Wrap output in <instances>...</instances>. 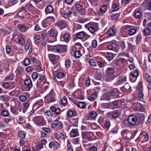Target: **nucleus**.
<instances>
[{
    "label": "nucleus",
    "instance_id": "obj_46",
    "mask_svg": "<svg viewBox=\"0 0 151 151\" xmlns=\"http://www.w3.org/2000/svg\"><path fill=\"white\" fill-rule=\"evenodd\" d=\"M42 117V116H36L33 118L32 121L36 124L37 122H39Z\"/></svg>",
    "mask_w": 151,
    "mask_h": 151
},
{
    "label": "nucleus",
    "instance_id": "obj_9",
    "mask_svg": "<svg viewBox=\"0 0 151 151\" xmlns=\"http://www.w3.org/2000/svg\"><path fill=\"white\" fill-rule=\"evenodd\" d=\"M117 32V29L115 26H113L108 29L106 32L109 37H112L116 35Z\"/></svg>",
    "mask_w": 151,
    "mask_h": 151
},
{
    "label": "nucleus",
    "instance_id": "obj_30",
    "mask_svg": "<svg viewBox=\"0 0 151 151\" xmlns=\"http://www.w3.org/2000/svg\"><path fill=\"white\" fill-rule=\"evenodd\" d=\"M118 89L116 88H114L108 92L110 97H115L116 95L118 93Z\"/></svg>",
    "mask_w": 151,
    "mask_h": 151
},
{
    "label": "nucleus",
    "instance_id": "obj_31",
    "mask_svg": "<svg viewBox=\"0 0 151 151\" xmlns=\"http://www.w3.org/2000/svg\"><path fill=\"white\" fill-rule=\"evenodd\" d=\"M53 11V9L52 7L50 5H47L46 7L45 12L46 14L49 13H51Z\"/></svg>",
    "mask_w": 151,
    "mask_h": 151
},
{
    "label": "nucleus",
    "instance_id": "obj_16",
    "mask_svg": "<svg viewBox=\"0 0 151 151\" xmlns=\"http://www.w3.org/2000/svg\"><path fill=\"white\" fill-rule=\"evenodd\" d=\"M48 57L49 60L52 62L53 64H55L58 63L59 58L58 56L51 54H49Z\"/></svg>",
    "mask_w": 151,
    "mask_h": 151
},
{
    "label": "nucleus",
    "instance_id": "obj_61",
    "mask_svg": "<svg viewBox=\"0 0 151 151\" xmlns=\"http://www.w3.org/2000/svg\"><path fill=\"white\" fill-rule=\"evenodd\" d=\"M145 80L148 83H151V77L148 74H146L145 75Z\"/></svg>",
    "mask_w": 151,
    "mask_h": 151
},
{
    "label": "nucleus",
    "instance_id": "obj_17",
    "mask_svg": "<svg viewBox=\"0 0 151 151\" xmlns=\"http://www.w3.org/2000/svg\"><path fill=\"white\" fill-rule=\"evenodd\" d=\"M117 76L116 75L105 73V75L104 77V79L106 81L108 82L113 80L116 78Z\"/></svg>",
    "mask_w": 151,
    "mask_h": 151
},
{
    "label": "nucleus",
    "instance_id": "obj_45",
    "mask_svg": "<svg viewBox=\"0 0 151 151\" xmlns=\"http://www.w3.org/2000/svg\"><path fill=\"white\" fill-rule=\"evenodd\" d=\"M114 45L112 44H106L105 46V48L108 49V50H112L113 51H115V48L114 46Z\"/></svg>",
    "mask_w": 151,
    "mask_h": 151
},
{
    "label": "nucleus",
    "instance_id": "obj_44",
    "mask_svg": "<svg viewBox=\"0 0 151 151\" xmlns=\"http://www.w3.org/2000/svg\"><path fill=\"white\" fill-rule=\"evenodd\" d=\"M25 43V41L23 38V35H20V37L18 40V43L20 45H23Z\"/></svg>",
    "mask_w": 151,
    "mask_h": 151
},
{
    "label": "nucleus",
    "instance_id": "obj_12",
    "mask_svg": "<svg viewBox=\"0 0 151 151\" xmlns=\"http://www.w3.org/2000/svg\"><path fill=\"white\" fill-rule=\"evenodd\" d=\"M55 25L61 29L66 28L68 27L67 22L63 20H59L56 23Z\"/></svg>",
    "mask_w": 151,
    "mask_h": 151
},
{
    "label": "nucleus",
    "instance_id": "obj_53",
    "mask_svg": "<svg viewBox=\"0 0 151 151\" xmlns=\"http://www.w3.org/2000/svg\"><path fill=\"white\" fill-rule=\"evenodd\" d=\"M67 103V100L66 97L64 96L62 99L61 104L63 106H65Z\"/></svg>",
    "mask_w": 151,
    "mask_h": 151
},
{
    "label": "nucleus",
    "instance_id": "obj_39",
    "mask_svg": "<svg viewBox=\"0 0 151 151\" xmlns=\"http://www.w3.org/2000/svg\"><path fill=\"white\" fill-rule=\"evenodd\" d=\"M137 28H131L129 29H127V32H128V34L130 35H135L137 32Z\"/></svg>",
    "mask_w": 151,
    "mask_h": 151
},
{
    "label": "nucleus",
    "instance_id": "obj_52",
    "mask_svg": "<svg viewBox=\"0 0 151 151\" xmlns=\"http://www.w3.org/2000/svg\"><path fill=\"white\" fill-rule=\"evenodd\" d=\"M132 0H122L121 4L123 6H125L132 1Z\"/></svg>",
    "mask_w": 151,
    "mask_h": 151
},
{
    "label": "nucleus",
    "instance_id": "obj_7",
    "mask_svg": "<svg viewBox=\"0 0 151 151\" xmlns=\"http://www.w3.org/2000/svg\"><path fill=\"white\" fill-rule=\"evenodd\" d=\"M54 19L55 18L53 16L48 17L42 21V25L44 27H47L54 21Z\"/></svg>",
    "mask_w": 151,
    "mask_h": 151
},
{
    "label": "nucleus",
    "instance_id": "obj_32",
    "mask_svg": "<svg viewBox=\"0 0 151 151\" xmlns=\"http://www.w3.org/2000/svg\"><path fill=\"white\" fill-rule=\"evenodd\" d=\"M111 99V97L109 95L107 92L106 93H104L101 96L100 98L101 100H109Z\"/></svg>",
    "mask_w": 151,
    "mask_h": 151
},
{
    "label": "nucleus",
    "instance_id": "obj_26",
    "mask_svg": "<svg viewBox=\"0 0 151 151\" xmlns=\"http://www.w3.org/2000/svg\"><path fill=\"white\" fill-rule=\"evenodd\" d=\"M53 72L54 74H55L56 77L58 78H61L64 77V74L63 72H57V69H55V68H54L53 70Z\"/></svg>",
    "mask_w": 151,
    "mask_h": 151
},
{
    "label": "nucleus",
    "instance_id": "obj_40",
    "mask_svg": "<svg viewBox=\"0 0 151 151\" xmlns=\"http://www.w3.org/2000/svg\"><path fill=\"white\" fill-rule=\"evenodd\" d=\"M25 11L24 7H23L21 9H20L18 12V14L19 17L21 18L24 17Z\"/></svg>",
    "mask_w": 151,
    "mask_h": 151
},
{
    "label": "nucleus",
    "instance_id": "obj_38",
    "mask_svg": "<svg viewBox=\"0 0 151 151\" xmlns=\"http://www.w3.org/2000/svg\"><path fill=\"white\" fill-rule=\"evenodd\" d=\"M134 16L137 19L140 18L142 16V14L140 12L135 10L134 12Z\"/></svg>",
    "mask_w": 151,
    "mask_h": 151
},
{
    "label": "nucleus",
    "instance_id": "obj_43",
    "mask_svg": "<svg viewBox=\"0 0 151 151\" xmlns=\"http://www.w3.org/2000/svg\"><path fill=\"white\" fill-rule=\"evenodd\" d=\"M45 121L43 117L41 119L39 122H37L36 124L39 126H43L46 124Z\"/></svg>",
    "mask_w": 151,
    "mask_h": 151
},
{
    "label": "nucleus",
    "instance_id": "obj_11",
    "mask_svg": "<svg viewBox=\"0 0 151 151\" xmlns=\"http://www.w3.org/2000/svg\"><path fill=\"white\" fill-rule=\"evenodd\" d=\"M76 36L78 39H83L84 40H87L91 37V35H88L83 31L77 33Z\"/></svg>",
    "mask_w": 151,
    "mask_h": 151
},
{
    "label": "nucleus",
    "instance_id": "obj_51",
    "mask_svg": "<svg viewBox=\"0 0 151 151\" xmlns=\"http://www.w3.org/2000/svg\"><path fill=\"white\" fill-rule=\"evenodd\" d=\"M97 63L100 67H102L107 65V63L104 61H100L97 62Z\"/></svg>",
    "mask_w": 151,
    "mask_h": 151
},
{
    "label": "nucleus",
    "instance_id": "obj_56",
    "mask_svg": "<svg viewBox=\"0 0 151 151\" xmlns=\"http://www.w3.org/2000/svg\"><path fill=\"white\" fill-rule=\"evenodd\" d=\"M143 93L141 91H139L138 93V98L140 101H142L143 99Z\"/></svg>",
    "mask_w": 151,
    "mask_h": 151
},
{
    "label": "nucleus",
    "instance_id": "obj_42",
    "mask_svg": "<svg viewBox=\"0 0 151 151\" xmlns=\"http://www.w3.org/2000/svg\"><path fill=\"white\" fill-rule=\"evenodd\" d=\"M75 104L80 108L84 109L86 108V105L84 102H79L75 103Z\"/></svg>",
    "mask_w": 151,
    "mask_h": 151
},
{
    "label": "nucleus",
    "instance_id": "obj_15",
    "mask_svg": "<svg viewBox=\"0 0 151 151\" xmlns=\"http://www.w3.org/2000/svg\"><path fill=\"white\" fill-rule=\"evenodd\" d=\"M131 28V26L127 25L124 26L122 28L121 31V36L124 37L128 36V33L127 29H129Z\"/></svg>",
    "mask_w": 151,
    "mask_h": 151
},
{
    "label": "nucleus",
    "instance_id": "obj_33",
    "mask_svg": "<svg viewBox=\"0 0 151 151\" xmlns=\"http://www.w3.org/2000/svg\"><path fill=\"white\" fill-rule=\"evenodd\" d=\"M17 27L19 30L22 32H26L28 29V27L25 25L19 24L17 25Z\"/></svg>",
    "mask_w": 151,
    "mask_h": 151
},
{
    "label": "nucleus",
    "instance_id": "obj_63",
    "mask_svg": "<svg viewBox=\"0 0 151 151\" xmlns=\"http://www.w3.org/2000/svg\"><path fill=\"white\" fill-rule=\"evenodd\" d=\"M71 62L70 60L69 59L67 60L65 62V67L68 68L70 66Z\"/></svg>",
    "mask_w": 151,
    "mask_h": 151
},
{
    "label": "nucleus",
    "instance_id": "obj_55",
    "mask_svg": "<svg viewBox=\"0 0 151 151\" xmlns=\"http://www.w3.org/2000/svg\"><path fill=\"white\" fill-rule=\"evenodd\" d=\"M19 100L22 102L26 101L27 99V97L26 96L23 94L20 95L19 97Z\"/></svg>",
    "mask_w": 151,
    "mask_h": 151
},
{
    "label": "nucleus",
    "instance_id": "obj_24",
    "mask_svg": "<svg viewBox=\"0 0 151 151\" xmlns=\"http://www.w3.org/2000/svg\"><path fill=\"white\" fill-rule=\"evenodd\" d=\"M50 109L52 112H54L57 115H59L60 113L61 110L59 108H56L54 106H51Z\"/></svg>",
    "mask_w": 151,
    "mask_h": 151
},
{
    "label": "nucleus",
    "instance_id": "obj_22",
    "mask_svg": "<svg viewBox=\"0 0 151 151\" xmlns=\"http://www.w3.org/2000/svg\"><path fill=\"white\" fill-rule=\"evenodd\" d=\"M25 49L26 51L29 50V54H30L32 50V44L30 41L27 40L25 46Z\"/></svg>",
    "mask_w": 151,
    "mask_h": 151
},
{
    "label": "nucleus",
    "instance_id": "obj_62",
    "mask_svg": "<svg viewBox=\"0 0 151 151\" xmlns=\"http://www.w3.org/2000/svg\"><path fill=\"white\" fill-rule=\"evenodd\" d=\"M39 80L40 81H44L43 83H44V84H47L48 85L49 84V83L48 82H46V83H45L44 82L46 80V78L45 76L43 75H42L40 76V78Z\"/></svg>",
    "mask_w": 151,
    "mask_h": 151
},
{
    "label": "nucleus",
    "instance_id": "obj_59",
    "mask_svg": "<svg viewBox=\"0 0 151 151\" xmlns=\"http://www.w3.org/2000/svg\"><path fill=\"white\" fill-rule=\"evenodd\" d=\"M89 63L91 65L95 66L96 65L97 62L96 60L92 59L89 60Z\"/></svg>",
    "mask_w": 151,
    "mask_h": 151
},
{
    "label": "nucleus",
    "instance_id": "obj_25",
    "mask_svg": "<svg viewBox=\"0 0 151 151\" xmlns=\"http://www.w3.org/2000/svg\"><path fill=\"white\" fill-rule=\"evenodd\" d=\"M111 103L102 104L100 105L99 109L100 110L103 111L102 110L104 109L109 108L111 106Z\"/></svg>",
    "mask_w": 151,
    "mask_h": 151
},
{
    "label": "nucleus",
    "instance_id": "obj_47",
    "mask_svg": "<svg viewBox=\"0 0 151 151\" xmlns=\"http://www.w3.org/2000/svg\"><path fill=\"white\" fill-rule=\"evenodd\" d=\"M97 114L96 112L94 111H91L89 114V116L90 117L93 119L95 118L97 116Z\"/></svg>",
    "mask_w": 151,
    "mask_h": 151
},
{
    "label": "nucleus",
    "instance_id": "obj_29",
    "mask_svg": "<svg viewBox=\"0 0 151 151\" xmlns=\"http://www.w3.org/2000/svg\"><path fill=\"white\" fill-rule=\"evenodd\" d=\"M24 83L28 88L30 89L32 86V82L30 79L28 78L24 81Z\"/></svg>",
    "mask_w": 151,
    "mask_h": 151
},
{
    "label": "nucleus",
    "instance_id": "obj_57",
    "mask_svg": "<svg viewBox=\"0 0 151 151\" xmlns=\"http://www.w3.org/2000/svg\"><path fill=\"white\" fill-rule=\"evenodd\" d=\"M119 14H112L111 16V19L113 20L117 19L119 16Z\"/></svg>",
    "mask_w": 151,
    "mask_h": 151
},
{
    "label": "nucleus",
    "instance_id": "obj_34",
    "mask_svg": "<svg viewBox=\"0 0 151 151\" xmlns=\"http://www.w3.org/2000/svg\"><path fill=\"white\" fill-rule=\"evenodd\" d=\"M43 101L41 100H39L35 103V104L33 107V108H35V109H37L42 106L43 105Z\"/></svg>",
    "mask_w": 151,
    "mask_h": 151
},
{
    "label": "nucleus",
    "instance_id": "obj_18",
    "mask_svg": "<svg viewBox=\"0 0 151 151\" xmlns=\"http://www.w3.org/2000/svg\"><path fill=\"white\" fill-rule=\"evenodd\" d=\"M63 127V124L61 122H53L51 124V127L53 129H60Z\"/></svg>",
    "mask_w": 151,
    "mask_h": 151
},
{
    "label": "nucleus",
    "instance_id": "obj_37",
    "mask_svg": "<svg viewBox=\"0 0 151 151\" xmlns=\"http://www.w3.org/2000/svg\"><path fill=\"white\" fill-rule=\"evenodd\" d=\"M29 103L28 102H24L22 104L23 109L22 112L25 113L29 106Z\"/></svg>",
    "mask_w": 151,
    "mask_h": 151
},
{
    "label": "nucleus",
    "instance_id": "obj_8",
    "mask_svg": "<svg viewBox=\"0 0 151 151\" xmlns=\"http://www.w3.org/2000/svg\"><path fill=\"white\" fill-rule=\"evenodd\" d=\"M60 12L61 16L63 18L68 19L69 17H71V12L65 8L60 9Z\"/></svg>",
    "mask_w": 151,
    "mask_h": 151
},
{
    "label": "nucleus",
    "instance_id": "obj_49",
    "mask_svg": "<svg viewBox=\"0 0 151 151\" xmlns=\"http://www.w3.org/2000/svg\"><path fill=\"white\" fill-rule=\"evenodd\" d=\"M26 134V132L22 131H19L18 133V135L19 137L22 139H24L25 138Z\"/></svg>",
    "mask_w": 151,
    "mask_h": 151
},
{
    "label": "nucleus",
    "instance_id": "obj_50",
    "mask_svg": "<svg viewBox=\"0 0 151 151\" xmlns=\"http://www.w3.org/2000/svg\"><path fill=\"white\" fill-rule=\"evenodd\" d=\"M139 75V71L137 69L133 71L131 73L132 77H137Z\"/></svg>",
    "mask_w": 151,
    "mask_h": 151
},
{
    "label": "nucleus",
    "instance_id": "obj_14",
    "mask_svg": "<svg viewBox=\"0 0 151 151\" xmlns=\"http://www.w3.org/2000/svg\"><path fill=\"white\" fill-rule=\"evenodd\" d=\"M121 133L123 136L124 139L126 140V142H129L130 140V138L131 136V133L127 130H124L122 131Z\"/></svg>",
    "mask_w": 151,
    "mask_h": 151
},
{
    "label": "nucleus",
    "instance_id": "obj_21",
    "mask_svg": "<svg viewBox=\"0 0 151 151\" xmlns=\"http://www.w3.org/2000/svg\"><path fill=\"white\" fill-rule=\"evenodd\" d=\"M120 115L119 111L116 110L113 111L109 112L107 113V115L109 117L112 116L114 118H118Z\"/></svg>",
    "mask_w": 151,
    "mask_h": 151
},
{
    "label": "nucleus",
    "instance_id": "obj_28",
    "mask_svg": "<svg viewBox=\"0 0 151 151\" xmlns=\"http://www.w3.org/2000/svg\"><path fill=\"white\" fill-rule=\"evenodd\" d=\"M55 94L54 92H50L47 95L46 97L48 99H50V102H53L55 101Z\"/></svg>",
    "mask_w": 151,
    "mask_h": 151
},
{
    "label": "nucleus",
    "instance_id": "obj_54",
    "mask_svg": "<svg viewBox=\"0 0 151 151\" xmlns=\"http://www.w3.org/2000/svg\"><path fill=\"white\" fill-rule=\"evenodd\" d=\"M105 57L109 60H111L113 58V54L111 53H106L105 55Z\"/></svg>",
    "mask_w": 151,
    "mask_h": 151
},
{
    "label": "nucleus",
    "instance_id": "obj_41",
    "mask_svg": "<svg viewBox=\"0 0 151 151\" xmlns=\"http://www.w3.org/2000/svg\"><path fill=\"white\" fill-rule=\"evenodd\" d=\"M107 9V7L105 6H102L100 8L101 13L99 14L100 16L102 15L106 11Z\"/></svg>",
    "mask_w": 151,
    "mask_h": 151
},
{
    "label": "nucleus",
    "instance_id": "obj_27",
    "mask_svg": "<svg viewBox=\"0 0 151 151\" xmlns=\"http://www.w3.org/2000/svg\"><path fill=\"white\" fill-rule=\"evenodd\" d=\"M126 81L127 78L126 76H121L118 78V81L116 82V84L117 85H119Z\"/></svg>",
    "mask_w": 151,
    "mask_h": 151
},
{
    "label": "nucleus",
    "instance_id": "obj_19",
    "mask_svg": "<svg viewBox=\"0 0 151 151\" xmlns=\"http://www.w3.org/2000/svg\"><path fill=\"white\" fill-rule=\"evenodd\" d=\"M121 89L123 91L127 92L128 93H130L132 91L131 86L128 83L125 84L123 87L121 88Z\"/></svg>",
    "mask_w": 151,
    "mask_h": 151
},
{
    "label": "nucleus",
    "instance_id": "obj_2",
    "mask_svg": "<svg viewBox=\"0 0 151 151\" xmlns=\"http://www.w3.org/2000/svg\"><path fill=\"white\" fill-rule=\"evenodd\" d=\"M85 27L92 34L94 35L95 32L99 29V24L98 23L93 22H90L85 25Z\"/></svg>",
    "mask_w": 151,
    "mask_h": 151
},
{
    "label": "nucleus",
    "instance_id": "obj_4",
    "mask_svg": "<svg viewBox=\"0 0 151 151\" xmlns=\"http://www.w3.org/2000/svg\"><path fill=\"white\" fill-rule=\"evenodd\" d=\"M82 136L84 143L88 142L93 139L92 137L93 133L91 132H83L82 133Z\"/></svg>",
    "mask_w": 151,
    "mask_h": 151
},
{
    "label": "nucleus",
    "instance_id": "obj_6",
    "mask_svg": "<svg viewBox=\"0 0 151 151\" xmlns=\"http://www.w3.org/2000/svg\"><path fill=\"white\" fill-rule=\"evenodd\" d=\"M31 1H30L29 3L27 4L24 7V9H25L29 10V12H32L34 11H36L37 13H38L39 15L38 17H41L42 13L39 10L37 9L31 3Z\"/></svg>",
    "mask_w": 151,
    "mask_h": 151
},
{
    "label": "nucleus",
    "instance_id": "obj_35",
    "mask_svg": "<svg viewBox=\"0 0 151 151\" xmlns=\"http://www.w3.org/2000/svg\"><path fill=\"white\" fill-rule=\"evenodd\" d=\"M105 73H108L112 75H116L114 69L113 67H109L107 68Z\"/></svg>",
    "mask_w": 151,
    "mask_h": 151
},
{
    "label": "nucleus",
    "instance_id": "obj_5",
    "mask_svg": "<svg viewBox=\"0 0 151 151\" xmlns=\"http://www.w3.org/2000/svg\"><path fill=\"white\" fill-rule=\"evenodd\" d=\"M48 34L52 40L50 41L51 42H53L57 41L58 32L56 29L54 28H51L48 31Z\"/></svg>",
    "mask_w": 151,
    "mask_h": 151
},
{
    "label": "nucleus",
    "instance_id": "obj_3",
    "mask_svg": "<svg viewBox=\"0 0 151 151\" xmlns=\"http://www.w3.org/2000/svg\"><path fill=\"white\" fill-rule=\"evenodd\" d=\"M87 99L91 101L96 100L97 98L98 93L96 90L89 89L87 91Z\"/></svg>",
    "mask_w": 151,
    "mask_h": 151
},
{
    "label": "nucleus",
    "instance_id": "obj_58",
    "mask_svg": "<svg viewBox=\"0 0 151 151\" xmlns=\"http://www.w3.org/2000/svg\"><path fill=\"white\" fill-rule=\"evenodd\" d=\"M119 9V6L118 4H112V10L113 11H116Z\"/></svg>",
    "mask_w": 151,
    "mask_h": 151
},
{
    "label": "nucleus",
    "instance_id": "obj_64",
    "mask_svg": "<svg viewBox=\"0 0 151 151\" xmlns=\"http://www.w3.org/2000/svg\"><path fill=\"white\" fill-rule=\"evenodd\" d=\"M8 96L7 95H5L0 96V99L5 101H8Z\"/></svg>",
    "mask_w": 151,
    "mask_h": 151
},
{
    "label": "nucleus",
    "instance_id": "obj_23",
    "mask_svg": "<svg viewBox=\"0 0 151 151\" xmlns=\"http://www.w3.org/2000/svg\"><path fill=\"white\" fill-rule=\"evenodd\" d=\"M72 8L74 10L80 11L81 10L82 11L84 10V13L86 12L84 9H82V6L78 3H75L72 6Z\"/></svg>",
    "mask_w": 151,
    "mask_h": 151
},
{
    "label": "nucleus",
    "instance_id": "obj_10",
    "mask_svg": "<svg viewBox=\"0 0 151 151\" xmlns=\"http://www.w3.org/2000/svg\"><path fill=\"white\" fill-rule=\"evenodd\" d=\"M149 137V134L148 133L142 132L140 134L139 138L141 142H145L148 140Z\"/></svg>",
    "mask_w": 151,
    "mask_h": 151
},
{
    "label": "nucleus",
    "instance_id": "obj_36",
    "mask_svg": "<svg viewBox=\"0 0 151 151\" xmlns=\"http://www.w3.org/2000/svg\"><path fill=\"white\" fill-rule=\"evenodd\" d=\"M70 134L71 137H75L79 135L78 131L77 129H72L70 132Z\"/></svg>",
    "mask_w": 151,
    "mask_h": 151
},
{
    "label": "nucleus",
    "instance_id": "obj_1",
    "mask_svg": "<svg viewBox=\"0 0 151 151\" xmlns=\"http://www.w3.org/2000/svg\"><path fill=\"white\" fill-rule=\"evenodd\" d=\"M48 50L59 53L65 52L67 50V47L65 45H48Z\"/></svg>",
    "mask_w": 151,
    "mask_h": 151
},
{
    "label": "nucleus",
    "instance_id": "obj_60",
    "mask_svg": "<svg viewBox=\"0 0 151 151\" xmlns=\"http://www.w3.org/2000/svg\"><path fill=\"white\" fill-rule=\"evenodd\" d=\"M73 52L74 54L75 57L77 58H79L82 56V55L80 50H77L75 52L73 51Z\"/></svg>",
    "mask_w": 151,
    "mask_h": 151
},
{
    "label": "nucleus",
    "instance_id": "obj_13",
    "mask_svg": "<svg viewBox=\"0 0 151 151\" xmlns=\"http://www.w3.org/2000/svg\"><path fill=\"white\" fill-rule=\"evenodd\" d=\"M70 34L67 32H65L64 34L62 33L60 36V40L61 41H64L66 43H68L70 39Z\"/></svg>",
    "mask_w": 151,
    "mask_h": 151
},
{
    "label": "nucleus",
    "instance_id": "obj_48",
    "mask_svg": "<svg viewBox=\"0 0 151 151\" xmlns=\"http://www.w3.org/2000/svg\"><path fill=\"white\" fill-rule=\"evenodd\" d=\"M1 86L3 88L6 89H9L10 86V84L8 82L2 83Z\"/></svg>",
    "mask_w": 151,
    "mask_h": 151
},
{
    "label": "nucleus",
    "instance_id": "obj_20",
    "mask_svg": "<svg viewBox=\"0 0 151 151\" xmlns=\"http://www.w3.org/2000/svg\"><path fill=\"white\" fill-rule=\"evenodd\" d=\"M137 120V118L134 115H130L128 117L127 119L128 123L130 124H135Z\"/></svg>",
    "mask_w": 151,
    "mask_h": 151
}]
</instances>
